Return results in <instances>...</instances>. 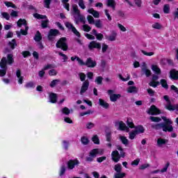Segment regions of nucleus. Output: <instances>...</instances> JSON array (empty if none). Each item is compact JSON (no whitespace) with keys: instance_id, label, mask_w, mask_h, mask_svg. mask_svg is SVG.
I'll use <instances>...</instances> for the list:
<instances>
[{"instance_id":"55","label":"nucleus","mask_w":178,"mask_h":178,"mask_svg":"<svg viewBox=\"0 0 178 178\" xmlns=\"http://www.w3.org/2000/svg\"><path fill=\"white\" fill-rule=\"evenodd\" d=\"M83 31H86V33H89V31H91L90 26H88V24H84L83 26Z\"/></svg>"},{"instance_id":"44","label":"nucleus","mask_w":178,"mask_h":178,"mask_svg":"<svg viewBox=\"0 0 178 178\" xmlns=\"http://www.w3.org/2000/svg\"><path fill=\"white\" fill-rule=\"evenodd\" d=\"M126 176V173L124 172H117L114 175V178H123Z\"/></svg>"},{"instance_id":"39","label":"nucleus","mask_w":178,"mask_h":178,"mask_svg":"<svg viewBox=\"0 0 178 178\" xmlns=\"http://www.w3.org/2000/svg\"><path fill=\"white\" fill-rule=\"evenodd\" d=\"M142 72L147 76V77H149V76H151V70L147 69V67H144L142 69Z\"/></svg>"},{"instance_id":"30","label":"nucleus","mask_w":178,"mask_h":178,"mask_svg":"<svg viewBox=\"0 0 178 178\" xmlns=\"http://www.w3.org/2000/svg\"><path fill=\"white\" fill-rule=\"evenodd\" d=\"M69 0H62V3H64V8L69 12L70 10V4H69Z\"/></svg>"},{"instance_id":"37","label":"nucleus","mask_w":178,"mask_h":178,"mask_svg":"<svg viewBox=\"0 0 178 178\" xmlns=\"http://www.w3.org/2000/svg\"><path fill=\"white\" fill-rule=\"evenodd\" d=\"M51 2H52V0H44V8L49 9L51 8Z\"/></svg>"},{"instance_id":"32","label":"nucleus","mask_w":178,"mask_h":178,"mask_svg":"<svg viewBox=\"0 0 178 178\" xmlns=\"http://www.w3.org/2000/svg\"><path fill=\"white\" fill-rule=\"evenodd\" d=\"M4 4L7 8H13V9H16V5H15L13 2L10 1H4Z\"/></svg>"},{"instance_id":"42","label":"nucleus","mask_w":178,"mask_h":178,"mask_svg":"<svg viewBox=\"0 0 178 178\" xmlns=\"http://www.w3.org/2000/svg\"><path fill=\"white\" fill-rule=\"evenodd\" d=\"M114 170H115V172H117V173H120V172H122V165L116 164L114 166Z\"/></svg>"},{"instance_id":"18","label":"nucleus","mask_w":178,"mask_h":178,"mask_svg":"<svg viewBox=\"0 0 178 178\" xmlns=\"http://www.w3.org/2000/svg\"><path fill=\"white\" fill-rule=\"evenodd\" d=\"M99 105L102 106L104 109H108L109 108V104H108L105 100L102 99H99Z\"/></svg>"},{"instance_id":"61","label":"nucleus","mask_w":178,"mask_h":178,"mask_svg":"<svg viewBox=\"0 0 178 178\" xmlns=\"http://www.w3.org/2000/svg\"><path fill=\"white\" fill-rule=\"evenodd\" d=\"M1 15L6 20H9V19H10V15H9V13H2Z\"/></svg>"},{"instance_id":"9","label":"nucleus","mask_w":178,"mask_h":178,"mask_svg":"<svg viewBox=\"0 0 178 178\" xmlns=\"http://www.w3.org/2000/svg\"><path fill=\"white\" fill-rule=\"evenodd\" d=\"M85 66L88 67H95L97 66V61L92 60L91 58H88L86 61Z\"/></svg>"},{"instance_id":"48","label":"nucleus","mask_w":178,"mask_h":178,"mask_svg":"<svg viewBox=\"0 0 178 178\" xmlns=\"http://www.w3.org/2000/svg\"><path fill=\"white\" fill-rule=\"evenodd\" d=\"M94 24L95 25V27H97V29H102V23H101V19L96 20Z\"/></svg>"},{"instance_id":"64","label":"nucleus","mask_w":178,"mask_h":178,"mask_svg":"<svg viewBox=\"0 0 178 178\" xmlns=\"http://www.w3.org/2000/svg\"><path fill=\"white\" fill-rule=\"evenodd\" d=\"M150 120L152 122H156V123H158V122H161V118L157 117H150Z\"/></svg>"},{"instance_id":"11","label":"nucleus","mask_w":178,"mask_h":178,"mask_svg":"<svg viewBox=\"0 0 178 178\" xmlns=\"http://www.w3.org/2000/svg\"><path fill=\"white\" fill-rule=\"evenodd\" d=\"M88 86H90V82H88V80H86L83 83L80 92L81 95H83V94H84V92L88 90Z\"/></svg>"},{"instance_id":"59","label":"nucleus","mask_w":178,"mask_h":178,"mask_svg":"<svg viewBox=\"0 0 178 178\" xmlns=\"http://www.w3.org/2000/svg\"><path fill=\"white\" fill-rule=\"evenodd\" d=\"M168 111H178V104L174 106H169Z\"/></svg>"},{"instance_id":"17","label":"nucleus","mask_w":178,"mask_h":178,"mask_svg":"<svg viewBox=\"0 0 178 178\" xmlns=\"http://www.w3.org/2000/svg\"><path fill=\"white\" fill-rule=\"evenodd\" d=\"M170 77L173 79V80H177L178 79V71L176 70H172L170 72Z\"/></svg>"},{"instance_id":"23","label":"nucleus","mask_w":178,"mask_h":178,"mask_svg":"<svg viewBox=\"0 0 178 178\" xmlns=\"http://www.w3.org/2000/svg\"><path fill=\"white\" fill-rule=\"evenodd\" d=\"M34 40L35 41H36V42H40V41H41V40H42V36L41 35V33H40V31H38L35 35L34 37Z\"/></svg>"},{"instance_id":"10","label":"nucleus","mask_w":178,"mask_h":178,"mask_svg":"<svg viewBox=\"0 0 178 178\" xmlns=\"http://www.w3.org/2000/svg\"><path fill=\"white\" fill-rule=\"evenodd\" d=\"M147 113H149V115H159V113H161V111H159V109H158V108H156V106L153 105L150 107V108L147 111Z\"/></svg>"},{"instance_id":"40","label":"nucleus","mask_w":178,"mask_h":178,"mask_svg":"<svg viewBox=\"0 0 178 178\" xmlns=\"http://www.w3.org/2000/svg\"><path fill=\"white\" fill-rule=\"evenodd\" d=\"M163 12L166 15L170 13V6H169V4L164 5V6H163Z\"/></svg>"},{"instance_id":"63","label":"nucleus","mask_w":178,"mask_h":178,"mask_svg":"<svg viewBox=\"0 0 178 178\" xmlns=\"http://www.w3.org/2000/svg\"><path fill=\"white\" fill-rule=\"evenodd\" d=\"M169 165H170V163L168 162L166 163V164L165 165L163 168L161 169V173H165V172L168 171V168H169Z\"/></svg>"},{"instance_id":"25","label":"nucleus","mask_w":178,"mask_h":178,"mask_svg":"<svg viewBox=\"0 0 178 178\" xmlns=\"http://www.w3.org/2000/svg\"><path fill=\"white\" fill-rule=\"evenodd\" d=\"M152 70L156 73V74H160L161 68L156 65H152Z\"/></svg>"},{"instance_id":"21","label":"nucleus","mask_w":178,"mask_h":178,"mask_svg":"<svg viewBox=\"0 0 178 178\" xmlns=\"http://www.w3.org/2000/svg\"><path fill=\"white\" fill-rule=\"evenodd\" d=\"M17 24L18 27H22V26H27V21L26 19H22L20 18L17 22Z\"/></svg>"},{"instance_id":"33","label":"nucleus","mask_w":178,"mask_h":178,"mask_svg":"<svg viewBox=\"0 0 178 178\" xmlns=\"http://www.w3.org/2000/svg\"><path fill=\"white\" fill-rule=\"evenodd\" d=\"M25 88H34L35 87V83L33 81H29L24 86Z\"/></svg>"},{"instance_id":"26","label":"nucleus","mask_w":178,"mask_h":178,"mask_svg":"<svg viewBox=\"0 0 178 178\" xmlns=\"http://www.w3.org/2000/svg\"><path fill=\"white\" fill-rule=\"evenodd\" d=\"M119 127L120 130H124V131H129V127L126 126V124H124L123 122H119Z\"/></svg>"},{"instance_id":"24","label":"nucleus","mask_w":178,"mask_h":178,"mask_svg":"<svg viewBox=\"0 0 178 178\" xmlns=\"http://www.w3.org/2000/svg\"><path fill=\"white\" fill-rule=\"evenodd\" d=\"M166 143H168V140H166V139L159 138L157 140V145L159 147H162V145H165V144H166Z\"/></svg>"},{"instance_id":"34","label":"nucleus","mask_w":178,"mask_h":178,"mask_svg":"<svg viewBox=\"0 0 178 178\" xmlns=\"http://www.w3.org/2000/svg\"><path fill=\"white\" fill-rule=\"evenodd\" d=\"M33 17H35V19H47V15H42L41 14H38L36 13L33 14Z\"/></svg>"},{"instance_id":"35","label":"nucleus","mask_w":178,"mask_h":178,"mask_svg":"<svg viewBox=\"0 0 178 178\" xmlns=\"http://www.w3.org/2000/svg\"><path fill=\"white\" fill-rule=\"evenodd\" d=\"M127 124L130 127V129H134V123L131 118H128L127 120Z\"/></svg>"},{"instance_id":"50","label":"nucleus","mask_w":178,"mask_h":178,"mask_svg":"<svg viewBox=\"0 0 178 178\" xmlns=\"http://www.w3.org/2000/svg\"><path fill=\"white\" fill-rule=\"evenodd\" d=\"M48 23H49V20L48 19L42 21V24H41L42 28L47 29V27H48Z\"/></svg>"},{"instance_id":"36","label":"nucleus","mask_w":178,"mask_h":178,"mask_svg":"<svg viewBox=\"0 0 178 178\" xmlns=\"http://www.w3.org/2000/svg\"><path fill=\"white\" fill-rule=\"evenodd\" d=\"M60 83V79H54L51 82L50 87H51V88H54V87H55L56 86H58V84Z\"/></svg>"},{"instance_id":"43","label":"nucleus","mask_w":178,"mask_h":178,"mask_svg":"<svg viewBox=\"0 0 178 178\" xmlns=\"http://www.w3.org/2000/svg\"><path fill=\"white\" fill-rule=\"evenodd\" d=\"M88 22L89 24H94L95 23V20L92 15H88L87 17Z\"/></svg>"},{"instance_id":"60","label":"nucleus","mask_w":178,"mask_h":178,"mask_svg":"<svg viewBox=\"0 0 178 178\" xmlns=\"http://www.w3.org/2000/svg\"><path fill=\"white\" fill-rule=\"evenodd\" d=\"M79 6L81 7V9H86V5L84 4V0H79Z\"/></svg>"},{"instance_id":"22","label":"nucleus","mask_w":178,"mask_h":178,"mask_svg":"<svg viewBox=\"0 0 178 178\" xmlns=\"http://www.w3.org/2000/svg\"><path fill=\"white\" fill-rule=\"evenodd\" d=\"M48 34L53 35V37H56L60 34V32L58 29H50Z\"/></svg>"},{"instance_id":"54","label":"nucleus","mask_w":178,"mask_h":178,"mask_svg":"<svg viewBox=\"0 0 178 178\" xmlns=\"http://www.w3.org/2000/svg\"><path fill=\"white\" fill-rule=\"evenodd\" d=\"M161 84L163 88H168L169 86H168V82L165 79H161Z\"/></svg>"},{"instance_id":"13","label":"nucleus","mask_w":178,"mask_h":178,"mask_svg":"<svg viewBox=\"0 0 178 178\" xmlns=\"http://www.w3.org/2000/svg\"><path fill=\"white\" fill-rule=\"evenodd\" d=\"M49 101L51 104H56V102L58 101V95H56L55 93H49Z\"/></svg>"},{"instance_id":"2","label":"nucleus","mask_w":178,"mask_h":178,"mask_svg":"<svg viewBox=\"0 0 178 178\" xmlns=\"http://www.w3.org/2000/svg\"><path fill=\"white\" fill-rule=\"evenodd\" d=\"M162 119L164 121L165 124H159V127H160V129H162L163 131H173V127L172 126L173 122H172V120L166 117H162Z\"/></svg>"},{"instance_id":"14","label":"nucleus","mask_w":178,"mask_h":178,"mask_svg":"<svg viewBox=\"0 0 178 178\" xmlns=\"http://www.w3.org/2000/svg\"><path fill=\"white\" fill-rule=\"evenodd\" d=\"M56 45H67V38L66 37L60 38L57 41Z\"/></svg>"},{"instance_id":"62","label":"nucleus","mask_w":178,"mask_h":178,"mask_svg":"<svg viewBox=\"0 0 178 178\" xmlns=\"http://www.w3.org/2000/svg\"><path fill=\"white\" fill-rule=\"evenodd\" d=\"M49 76H56V74H58V72H56V70H50L49 71Z\"/></svg>"},{"instance_id":"28","label":"nucleus","mask_w":178,"mask_h":178,"mask_svg":"<svg viewBox=\"0 0 178 178\" xmlns=\"http://www.w3.org/2000/svg\"><path fill=\"white\" fill-rule=\"evenodd\" d=\"M120 139L121 143H122V144H124V145H128L129 140L127 139V138L126 136H120Z\"/></svg>"},{"instance_id":"6","label":"nucleus","mask_w":178,"mask_h":178,"mask_svg":"<svg viewBox=\"0 0 178 178\" xmlns=\"http://www.w3.org/2000/svg\"><path fill=\"white\" fill-rule=\"evenodd\" d=\"M78 165H80V161H79V160H70L67 163V169L72 170V169H74Z\"/></svg>"},{"instance_id":"5","label":"nucleus","mask_w":178,"mask_h":178,"mask_svg":"<svg viewBox=\"0 0 178 178\" xmlns=\"http://www.w3.org/2000/svg\"><path fill=\"white\" fill-rule=\"evenodd\" d=\"M113 90H108V94L110 95V100L111 102H116L120 97H122V95L120 94H113Z\"/></svg>"},{"instance_id":"53","label":"nucleus","mask_w":178,"mask_h":178,"mask_svg":"<svg viewBox=\"0 0 178 178\" xmlns=\"http://www.w3.org/2000/svg\"><path fill=\"white\" fill-rule=\"evenodd\" d=\"M72 33H74L75 34V35H76V37H79V38H80V37H81L80 32H79V31H77L76 27L74 26V28H72Z\"/></svg>"},{"instance_id":"46","label":"nucleus","mask_w":178,"mask_h":178,"mask_svg":"<svg viewBox=\"0 0 178 178\" xmlns=\"http://www.w3.org/2000/svg\"><path fill=\"white\" fill-rule=\"evenodd\" d=\"M138 134H136V131L134 130L129 133V139L130 140H134L136 138V136H137Z\"/></svg>"},{"instance_id":"52","label":"nucleus","mask_w":178,"mask_h":178,"mask_svg":"<svg viewBox=\"0 0 178 178\" xmlns=\"http://www.w3.org/2000/svg\"><path fill=\"white\" fill-rule=\"evenodd\" d=\"M65 172H66V166L63 165L60 168V176H63V175H65Z\"/></svg>"},{"instance_id":"16","label":"nucleus","mask_w":178,"mask_h":178,"mask_svg":"<svg viewBox=\"0 0 178 178\" xmlns=\"http://www.w3.org/2000/svg\"><path fill=\"white\" fill-rule=\"evenodd\" d=\"M16 76L17 77L19 84H23L24 77L22 76V72L20 71V70H17L16 71Z\"/></svg>"},{"instance_id":"49","label":"nucleus","mask_w":178,"mask_h":178,"mask_svg":"<svg viewBox=\"0 0 178 178\" xmlns=\"http://www.w3.org/2000/svg\"><path fill=\"white\" fill-rule=\"evenodd\" d=\"M149 85L150 87H154V88L158 87L159 86V81H152L149 82Z\"/></svg>"},{"instance_id":"1","label":"nucleus","mask_w":178,"mask_h":178,"mask_svg":"<svg viewBox=\"0 0 178 178\" xmlns=\"http://www.w3.org/2000/svg\"><path fill=\"white\" fill-rule=\"evenodd\" d=\"M12 65L13 63V55L8 54L6 58H3L0 62V77H3L6 76V72L8 71V67H6V64Z\"/></svg>"},{"instance_id":"29","label":"nucleus","mask_w":178,"mask_h":178,"mask_svg":"<svg viewBox=\"0 0 178 178\" xmlns=\"http://www.w3.org/2000/svg\"><path fill=\"white\" fill-rule=\"evenodd\" d=\"M60 113H63V115H70V109L67 107H64L60 111Z\"/></svg>"},{"instance_id":"41","label":"nucleus","mask_w":178,"mask_h":178,"mask_svg":"<svg viewBox=\"0 0 178 178\" xmlns=\"http://www.w3.org/2000/svg\"><path fill=\"white\" fill-rule=\"evenodd\" d=\"M56 38V37L53 36L52 35H49V33H48L47 39H48V41L51 42V44L55 43Z\"/></svg>"},{"instance_id":"20","label":"nucleus","mask_w":178,"mask_h":178,"mask_svg":"<svg viewBox=\"0 0 178 178\" xmlns=\"http://www.w3.org/2000/svg\"><path fill=\"white\" fill-rule=\"evenodd\" d=\"M107 6L108 8H112L113 10L116 9V3L115 2V0H107Z\"/></svg>"},{"instance_id":"7","label":"nucleus","mask_w":178,"mask_h":178,"mask_svg":"<svg viewBox=\"0 0 178 178\" xmlns=\"http://www.w3.org/2000/svg\"><path fill=\"white\" fill-rule=\"evenodd\" d=\"M72 10L74 13V15H76L78 17H79L80 22H84V17L81 15L80 13V10H79V7L77 5L74 4L72 6Z\"/></svg>"},{"instance_id":"27","label":"nucleus","mask_w":178,"mask_h":178,"mask_svg":"<svg viewBox=\"0 0 178 178\" xmlns=\"http://www.w3.org/2000/svg\"><path fill=\"white\" fill-rule=\"evenodd\" d=\"M138 92V89L136 88V86H129L127 88V92H129L130 94L131 93H136Z\"/></svg>"},{"instance_id":"12","label":"nucleus","mask_w":178,"mask_h":178,"mask_svg":"<svg viewBox=\"0 0 178 178\" xmlns=\"http://www.w3.org/2000/svg\"><path fill=\"white\" fill-rule=\"evenodd\" d=\"M118 37V33L116 31H112L110 35L106 37L108 41H116V38Z\"/></svg>"},{"instance_id":"8","label":"nucleus","mask_w":178,"mask_h":178,"mask_svg":"<svg viewBox=\"0 0 178 178\" xmlns=\"http://www.w3.org/2000/svg\"><path fill=\"white\" fill-rule=\"evenodd\" d=\"M56 66L53 64H48L47 65L44 66V69L39 72L40 77H44V74H45V72L44 70H48L49 69H55Z\"/></svg>"},{"instance_id":"58","label":"nucleus","mask_w":178,"mask_h":178,"mask_svg":"<svg viewBox=\"0 0 178 178\" xmlns=\"http://www.w3.org/2000/svg\"><path fill=\"white\" fill-rule=\"evenodd\" d=\"M95 37L98 41H102L104 40V34L102 33H97Z\"/></svg>"},{"instance_id":"4","label":"nucleus","mask_w":178,"mask_h":178,"mask_svg":"<svg viewBox=\"0 0 178 178\" xmlns=\"http://www.w3.org/2000/svg\"><path fill=\"white\" fill-rule=\"evenodd\" d=\"M104 154V149H94L90 152L89 156L86 158L88 162H92L94 158L97 157V155H102Z\"/></svg>"},{"instance_id":"3","label":"nucleus","mask_w":178,"mask_h":178,"mask_svg":"<svg viewBox=\"0 0 178 178\" xmlns=\"http://www.w3.org/2000/svg\"><path fill=\"white\" fill-rule=\"evenodd\" d=\"M117 149L120 151V154H119V152H118V150H115L111 153L112 159L116 163H118V161H120V156L122 158H124V152H123L122 147L118 146Z\"/></svg>"},{"instance_id":"15","label":"nucleus","mask_w":178,"mask_h":178,"mask_svg":"<svg viewBox=\"0 0 178 178\" xmlns=\"http://www.w3.org/2000/svg\"><path fill=\"white\" fill-rule=\"evenodd\" d=\"M134 131L137 134H143L145 131V129L142 125H138L135 127Z\"/></svg>"},{"instance_id":"57","label":"nucleus","mask_w":178,"mask_h":178,"mask_svg":"<svg viewBox=\"0 0 178 178\" xmlns=\"http://www.w3.org/2000/svg\"><path fill=\"white\" fill-rule=\"evenodd\" d=\"M102 80H104V78L102 76H97L96 77L95 81L97 83V84H102Z\"/></svg>"},{"instance_id":"38","label":"nucleus","mask_w":178,"mask_h":178,"mask_svg":"<svg viewBox=\"0 0 178 178\" xmlns=\"http://www.w3.org/2000/svg\"><path fill=\"white\" fill-rule=\"evenodd\" d=\"M62 145H63V148L64 149H65L66 151H67V149H69V141L63 140L62 141Z\"/></svg>"},{"instance_id":"19","label":"nucleus","mask_w":178,"mask_h":178,"mask_svg":"<svg viewBox=\"0 0 178 178\" xmlns=\"http://www.w3.org/2000/svg\"><path fill=\"white\" fill-rule=\"evenodd\" d=\"M88 13H90V15H92V16L94 17H95L96 19H98V17H99V13L95 10H94V8H90L88 10Z\"/></svg>"},{"instance_id":"56","label":"nucleus","mask_w":178,"mask_h":178,"mask_svg":"<svg viewBox=\"0 0 178 178\" xmlns=\"http://www.w3.org/2000/svg\"><path fill=\"white\" fill-rule=\"evenodd\" d=\"M92 140L95 144H99V138H98V136L95 135L93 136Z\"/></svg>"},{"instance_id":"51","label":"nucleus","mask_w":178,"mask_h":178,"mask_svg":"<svg viewBox=\"0 0 178 178\" xmlns=\"http://www.w3.org/2000/svg\"><path fill=\"white\" fill-rule=\"evenodd\" d=\"M94 127H95V124L92 122H89L86 124V129L88 130H91V129H94Z\"/></svg>"},{"instance_id":"31","label":"nucleus","mask_w":178,"mask_h":178,"mask_svg":"<svg viewBox=\"0 0 178 178\" xmlns=\"http://www.w3.org/2000/svg\"><path fill=\"white\" fill-rule=\"evenodd\" d=\"M163 98H164L165 101L167 102V104L165 105V108H166V109H168V110H169V106H173V105H172V104H170V100H169V96L165 95V96L163 97Z\"/></svg>"},{"instance_id":"47","label":"nucleus","mask_w":178,"mask_h":178,"mask_svg":"<svg viewBox=\"0 0 178 178\" xmlns=\"http://www.w3.org/2000/svg\"><path fill=\"white\" fill-rule=\"evenodd\" d=\"M81 141L82 144H83L84 145H87V144H88V143H89L88 138L86 137V136H83L81 138Z\"/></svg>"},{"instance_id":"45","label":"nucleus","mask_w":178,"mask_h":178,"mask_svg":"<svg viewBox=\"0 0 178 178\" xmlns=\"http://www.w3.org/2000/svg\"><path fill=\"white\" fill-rule=\"evenodd\" d=\"M152 27L156 30H161L162 29V25L159 22H156L154 24H152Z\"/></svg>"}]
</instances>
